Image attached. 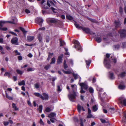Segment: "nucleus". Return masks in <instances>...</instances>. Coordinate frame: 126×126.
Here are the masks:
<instances>
[{
    "instance_id": "obj_64",
    "label": "nucleus",
    "mask_w": 126,
    "mask_h": 126,
    "mask_svg": "<svg viewBox=\"0 0 126 126\" xmlns=\"http://www.w3.org/2000/svg\"><path fill=\"white\" fill-rule=\"evenodd\" d=\"M63 73L65 74H70V72L69 71H65L64 70H63Z\"/></svg>"
},
{
    "instance_id": "obj_58",
    "label": "nucleus",
    "mask_w": 126,
    "mask_h": 126,
    "mask_svg": "<svg viewBox=\"0 0 126 126\" xmlns=\"http://www.w3.org/2000/svg\"><path fill=\"white\" fill-rule=\"evenodd\" d=\"M115 49H118L120 47V46L119 45H115L114 46Z\"/></svg>"
},
{
    "instance_id": "obj_19",
    "label": "nucleus",
    "mask_w": 126,
    "mask_h": 126,
    "mask_svg": "<svg viewBox=\"0 0 126 126\" xmlns=\"http://www.w3.org/2000/svg\"><path fill=\"white\" fill-rule=\"evenodd\" d=\"M17 18L16 17H14L13 19H12V21H10V22H14L15 23H12L13 24H16L17 22Z\"/></svg>"
},
{
    "instance_id": "obj_21",
    "label": "nucleus",
    "mask_w": 126,
    "mask_h": 126,
    "mask_svg": "<svg viewBox=\"0 0 126 126\" xmlns=\"http://www.w3.org/2000/svg\"><path fill=\"white\" fill-rule=\"evenodd\" d=\"M96 40L98 43L100 42L102 40V39L100 37H97L96 38Z\"/></svg>"
},
{
    "instance_id": "obj_25",
    "label": "nucleus",
    "mask_w": 126,
    "mask_h": 126,
    "mask_svg": "<svg viewBox=\"0 0 126 126\" xmlns=\"http://www.w3.org/2000/svg\"><path fill=\"white\" fill-rule=\"evenodd\" d=\"M92 109L94 111H95L97 110L98 107L96 105H95L93 106Z\"/></svg>"
},
{
    "instance_id": "obj_55",
    "label": "nucleus",
    "mask_w": 126,
    "mask_h": 126,
    "mask_svg": "<svg viewBox=\"0 0 126 126\" xmlns=\"http://www.w3.org/2000/svg\"><path fill=\"white\" fill-rule=\"evenodd\" d=\"M90 20L92 22L94 23H98L97 21L95 19H91Z\"/></svg>"
},
{
    "instance_id": "obj_32",
    "label": "nucleus",
    "mask_w": 126,
    "mask_h": 126,
    "mask_svg": "<svg viewBox=\"0 0 126 126\" xmlns=\"http://www.w3.org/2000/svg\"><path fill=\"white\" fill-rule=\"evenodd\" d=\"M6 96L7 98L10 100H13V98L12 97L8 95L7 93L6 94Z\"/></svg>"
},
{
    "instance_id": "obj_8",
    "label": "nucleus",
    "mask_w": 126,
    "mask_h": 126,
    "mask_svg": "<svg viewBox=\"0 0 126 126\" xmlns=\"http://www.w3.org/2000/svg\"><path fill=\"white\" fill-rule=\"evenodd\" d=\"M43 21V20L41 18H37L36 19L35 22L39 25H41V23Z\"/></svg>"
},
{
    "instance_id": "obj_20",
    "label": "nucleus",
    "mask_w": 126,
    "mask_h": 126,
    "mask_svg": "<svg viewBox=\"0 0 126 126\" xmlns=\"http://www.w3.org/2000/svg\"><path fill=\"white\" fill-rule=\"evenodd\" d=\"M34 39V37L30 36H28L27 37V39L28 41L30 42L32 41Z\"/></svg>"
},
{
    "instance_id": "obj_40",
    "label": "nucleus",
    "mask_w": 126,
    "mask_h": 126,
    "mask_svg": "<svg viewBox=\"0 0 126 126\" xmlns=\"http://www.w3.org/2000/svg\"><path fill=\"white\" fill-rule=\"evenodd\" d=\"M52 109H50L48 107H47L46 109V111L47 112H49L52 110Z\"/></svg>"
},
{
    "instance_id": "obj_41",
    "label": "nucleus",
    "mask_w": 126,
    "mask_h": 126,
    "mask_svg": "<svg viewBox=\"0 0 126 126\" xmlns=\"http://www.w3.org/2000/svg\"><path fill=\"white\" fill-rule=\"evenodd\" d=\"M10 73L8 72H6L4 74V76H7L9 78L10 77Z\"/></svg>"
},
{
    "instance_id": "obj_11",
    "label": "nucleus",
    "mask_w": 126,
    "mask_h": 126,
    "mask_svg": "<svg viewBox=\"0 0 126 126\" xmlns=\"http://www.w3.org/2000/svg\"><path fill=\"white\" fill-rule=\"evenodd\" d=\"M44 97L43 96V98H41L42 100H48V94L45 93H43L42 94Z\"/></svg>"
},
{
    "instance_id": "obj_46",
    "label": "nucleus",
    "mask_w": 126,
    "mask_h": 126,
    "mask_svg": "<svg viewBox=\"0 0 126 126\" xmlns=\"http://www.w3.org/2000/svg\"><path fill=\"white\" fill-rule=\"evenodd\" d=\"M93 116L91 113H88V115L87 116V118H93Z\"/></svg>"
},
{
    "instance_id": "obj_18",
    "label": "nucleus",
    "mask_w": 126,
    "mask_h": 126,
    "mask_svg": "<svg viewBox=\"0 0 126 126\" xmlns=\"http://www.w3.org/2000/svg\"><path fill=\"white\" fill-rule=\"evenodd\" d=\"M34 94L35 96L38 97H39L43 99V96L39 93H34Z\"/></svg>"
},
{
    "instance_id": "obj_7",
    "label": "nucleus",
    "mask_w": 126,
    "mask_h": 126,
    "mask_svg": "<svg viewBox=\"0 0 126 126\" xmlns=\"http://www.w3.org/2000/svg\"><path fill=\"white\" fill-rule=\"evenodd\" d=\"M18 39L16 37L13 38L11 40V42L13 44L16 45H18Z\"/></svg>"
},
{
    "instance_id": "obj_44",
    "label": "nucleus",
    "mask_w": 126,
    "mask_h": 126,
    "mask_svg": "<svg viewBox=\"0 0 126 126\" xmlns=\"http://www.w3.org/2000/svg\"><path fill=\"white\" fill-rule=\"evenodd\" d=\"M109 110L111 112H115V110L114 108H110Z\"/></svg>"
},
{
    "instance_id": "obj_50",
    "label": "nucleus",
    "mask_w": 126,
    "mask_h": 126,
    "mask_svg": "<svg viewBox=\"0 0 126 126\" xmlns=\"http://www.w3.org/2000/svg\"><path fill=\"white\" fill-rule=\"evenodd\" d=\"M14 52L16 53V55H20V53L18 52L17 50H16L14 51Z\"/></svg>"
},
{
    "instance_id": "obj_29",
    "label": "nucleus",
    "mask_w": 126,
    "mask_h": 126,
    "mask_svg": "<svg viewBox=\"0 0 126 126\" xmlns=\"http://www.w3.org/2000/svg\"><path fill=\"white\" fill-rule=\"evenodd\" d=\"M13 108H14L15 110H18V109L16 106L15 104L13 103L12 104Z\"/></svg>"
},
{
    "instance_id": "obj_10",
    "label": "nucleus",
    "mask_w": 126,
    "mask_h": 126,
    "mask_svg": "<svg viewBox=\"0 0 126 126\" xmlns=\"http://www.w3.org/2000/svg\"><path fill=\"white\" fill-rule=\"evenodd\" d=\"M15 23L12 22H11L9 21H0V26L1 27H3V25L5 24V23Z\"/></svg>"
},
{
    "instance_id": "obj_57",
    "label": "nucleus",
    "mask_w": 126,
    "mask_h": 126,
    "mask_svg": "<svg viewBox=\"0 0 126 126\" xmlns=\"http://www.w3.org/2000/svg\"><path fill=\"white\" fill-rule=\"evenodd\" d=\"M39 123L41 125H42L44 126V123L43 121L41 119H40Z\"/></svg>"
},
{
    "instance_id": "obj_47",
    "label": "nucleus",
    "mask_w": 126,
    "mask_h": 126,
    "mask_svg": "<svg viewBox=\"0 0 126 126\" xmlns=\"http://www.w3.org/2000/svg\"><path fill=\"white\" fill-rule=\"evenodd\" d=\"M85 62L86 63V65H88L89 66L90 64L91 63V61L90 60H88V61L86 60Z\"/></svg>"
},
{
    "instance_id": "obj_60",
    "label": "nucleus",
    "mask_w": 126,
    "mask_h": 126,
    "mask_svg": "<svg viewBox=\"0 0 126 126\" xmlns=\"http://www.w3.org/2000/svg\"><path fill=\"white\" fill-rule=\"evenodd\" d=\"M9 33H10L12 34L13 35H14L15 36H17V35L16 33H15L14 32H9Z\"/></svg>"
},
{
    "instance_id": "obj_12",
    "label": "nucleus",
    "mask_w": 126,
    "mask_h": 126,
    "mask_svg": "<svg viewBox=\"0 0 126 126\" xmlns=\"http://www.w3.org/2000/svg\"><path fill=\"white\" fill-rule=\"evenodd\" d=\"M63 55H62L58 57L57 61V63L58 64H60L62 63V58H63Z\"/></svg>"
},
{
    "instance_id": "obj_13",
    "label": "nucleus",
    "mask_w": 126,
    "mask_h": 126,
    "mask_svg": "<svg viewBox=\"0 0 126 126\" xmlns=\"http://www.w3.org/2000/svg\"><path fill=\"white\" fill-rule=\"evenodd\" d=\"M81 29H82L84 32L87 33H89L90 31V29L87 28H85L82 27V28H81Z\"/></svg>"
},
{
    "instance_id": "obj_2",
    "label": "nucleus",
    "mask_w": 126,
    "mask_h": 126,
    "mask_svg": "<svg viewBox=\"0 0 126 126\" xmlns=\"http://www.w3.org/2000/svg\"><path fill=\"white\" fill-rule=\"evenodd\" d=\"M110 57V55L108 53L106 55V58H105L104 62L105 66L108 68H110L111 66L110 60L109 59Z\"/></svg>"
},
{
    "instance_id": "obj_51",
    "label": "nucleus",
    "mask_w": 126,
    "mask_h": 126,
    "mask_svg": "<svg viewBox=\"0 0 126 126\" xmlns=\"http://www.w3.org/2000/svg\"><path fill=\"white\" fill-rule=\"evenodd\" d=\"M35 87L37 89L39 87V84L38 83H37L34 85Z\"/></svg>"
},
{
    "instance_id": "obj_43",
    "label": "nucleus",
    "mask_w": 126,
    "mask_h": 126,
    "mask_svg": "<svg viewBox=\"0 0 126 126\" xmlns=\"http://www.w3.org/2000/svg\"><path fill=\"white\" fill-rule=\"evenodd\" d=\"M34 68H28L27 69V71L28 72L33 71L34 70Z\"/></svg>"
},
{
    "instance_id": "obj_4",
    "label": "nucleus",
    "mask_w": 126,
    "mask_h": 126,
    "mask_svg": "<svg viewBox=\"0 0 126 126\" xmlns=\"http://www.w3.org/2000/svg\"><path fill=\"white\" fill-rule=\"evenodd\" d=\"M74 43L75 45L74 46V47L76 48L79 51H81L82 48L79 42L76 40H75L74 41Z\"/></svg>"
},
{
    "instance_id": "obj_36",
    "label": "nucleus",
    "mask_w": 126,
    "mask_h": 126,
    "mask_svg": "<svg viewBox=\"0 0 126 126\" xmlns=\"http://www.w3.org/2000/svg\"><path fill=\"white\" fill-rule=\"evenodd\" d=\"M61 87L60 85H58L57 87V89L58 91L59 92H60L62 90V89L61 88Z\"/></svg>"
},
{
    "instance_id": "obj_5",
    "label": "nucleus",
    "mask_w": 126,
    "mask_h": 126,
    "mask_svg": "<svg viewBox=\"0 0 126 126\" xmlns=\"http://www.w3.org/2000/svg\"><path fill=\"white\" fill-rule=\"evenodd\" d=\"M119 100L120 103L126 106V99L123 97H121L119 98Z\"/></svg>"
},
{
    "instance_id": "obj_30",
    "label": "nucleus",
    "mask_w": 126,
    "mask_h": 126,
    "mask_svg": "<svg viewBox=\"0 0 126 126\" xmlns=\"http://www.w3.org/2000/svg\"><path fill=\"white\" fill-rule=\"evenodd\" d=\"M68 63L70 64L72 66L73 65V61L71 59H69L68 60Z\"/></svg>"
},
{
    "instance_id": "obj_35",
    "label": "nucleus",
    "mask_w": 126,
    "mask_h": 126,
    "mask_svg": "<svg viewBox=\"0 0 126 126\" xmlns=\"http://www.w3.org/2000/svg\"><path fill=\"white\" fill-rule=\"evenodd\" d=\"M42 105H40L39 106V108L38 109V110L40 113H41L42 110Z\"/></svg>"
},
{
    "instance_id": "obj_61",
    "label": "nucleus",
    "mask_w": 126,
    "mask_h": 126,
    "mask_svg": "<svg viewBox=\"0 0 126 126\" xmlns=\"http://www.w3.org/2000/svg\"><path fill=\"white\" fill-rule=\"evenodd\" d=\"M80 125L81 126H83V121L82 119H80Z\"/></svg>"
},
{
    "instance_id": "obj_3",
    "label": "nucleus",
    "mask_w": 126,
    "mask_h": 126,
    "mask_svg": "<svg viewBox=\"0 0 126 126\" xmlns=\"http://www.w3.org/2000/svg\"><path fill=\"white\" fill-rule=\"evenodd\" d=\"M77 92L73 91V94H69L68 95L69 100L72 101H74V100L75 99L77 95Z\"/></svg>"
},
{
    "instance_id": "obj_17",
    "label": "nucleus",
    "mask_w": 126,
    "mask_h": 126,
    "mask_svg": "<svg viewBox=\"0 0 126 126\" xmlns=\"http://www.w3.org/2000/svg\"><path fill=\"white\" fill-rule=\"evenodd\" d=\"M124 117L122 118V121L123 123H125L126 122V112H123Z\"/></svg>"
},
{
    "instance_id": "obj_28",
    "label": "nucleus",
    "mask_w": 126,
    "mask_h": 126,
    "mask_svg": "<svg viewBox=\"0 0 126 126\" xmlns=\"http://www.w3.org/2000/svg\"><path fill=\"white\" fill-rule=\"evenodd\" d=\"M74 24L75 25L76 28L78 29H81V28H82V27L81 26H80L78 24H77V23L76 22H75V23H74Z\"/></svg>"
},
{
    "instance_id": "obj_15",
    "label": "nucleus",
    "mask_w": 126,
    "mask_h": 126,
    "mask_svg": "<svg viewBox=\"0 0 126 126\" xmlns=\"http://www.w3.org/2000/svg\"><path fill=\"white\" fill-rule=\"evenodd\" d=\"M56 114L54 112H52L48 115V117L51 118H53L55 117Z\"/></svg>"
},
{
    "instance_id": "obj_24",
    "label": "nucleus",
    "mask_w": 126,
    "mask_h": 126,
    "mask_svg": "<svg viewBox=\"0 0 126 126\" xmlns=\"http://www.w3.org/2000/svg\"><path fill=\"white\" fill-rule=\"evenodd\" d=\"M38 38L40 42H41L42 40V37L40 34H39L38 35Z\"/></svg>"
},
{
    "instance_id": "obj_31",
    "label": "nucleus",
    "mask_w": 126,
    "mask_h": 126,
    "mask_svg": "<svg viewBox=\"0 0 126 126\" xmlns=\"http://www.w3.org/2000/svg\"><path fill=\"white\" fill-rule=\"evenodd\" d=\"M45 40H46V42H48L50 40V38L49 36H46L45 38Z\"/></svg>"
},
{
    "instance_id": "obj_22",
    "label": "nucleus",
    "mask_w": 126,
    "mask_h": 126,
    "mask_svg": "<svg viewBox=\"0 0 126 126\" xmlns=\"http://www.w3.org/2000/svg\"><path fill=\"white\" fill-rule=\"evenodd\" d=\"M119 88L120 90H124L125 89V86L124 85H120L119 86Z\"/></svg>"
},
{
    "instance_id": "obj_49",
    "label": "nucleus",
    "mask_w": 126,
    "mask_h": 126,
    "mask_svg": "<svg viewBox=\"0 0 126 126\" xmlns=\"http://www.w3.org/2000/svg\"><path fill=\"white\" fill-rule=\"evenodd\" d=\"M7 30V28L6 27H4L2 28V27H0V30L3 31H6Z\"/></svg>"
},
{
    "instance_id": "obj_59",
    "label": "nucleus",
    "mask_w": 126,
    "mask_h": 126,
    "mask_svg": "<svg viewBox=\"0 0 126 126\" xmlns=\"http://www.w3.org/2000/svg\"><path fill=\"white\" fill-rule=\"evenodd\" d=\"M122 47L123 48H125L126 47V43L124 42L122 43Z\"/></svg>"
},
{
    "instance_id": "obj_6",
    "label": "nucleus",
    "mask_w": 126,
    "mask_h": 126,
    "mask_svg": "<svg viewBox=\"0 0 126 126\" xmlns=\"http://www.w3.org/2000/svg\"><path fill=\"white\" fill-rule=\"evenodd\" d=\"M121 36L122 37H125L126 35V30H121L118 32Z\"/></svg>"
},
{
    "instance_id": "obj_48",
    "label": "nucleus",
    "mask_w": 126,
    "mask_h": 126,
    "mask_svg": "<svg viewBox=\"0 0 126 126\" xmlns=\"http://www.w3.org/2000/svg\"><path fill=\"white\" fill-rule=\"evenodd\" d=\"M89 90L90 93H92L93 92L94 90L92 88H90L89 89Z\"/></svg>"
},
{
    "instance_id": "obj_45",
    "label": "nucleus",
    "mask_w": 126,
    "mask_h": 126,
    "mask_svg": "<svg viewBox=\"0 0 126 126\" xmlns=\"http://www.w3.org/2000/svg\"><path fill=\"white\" fill-rule=\"evenodd\" d=\"M50 67V65L49 64H48L46 65L44 67V68L46 70H48Z\"/></svg>"
},
{
    "instance_id": "obj_56",
    "label": "nucleus",
    "mask_w": 126,
    "mask_h": 126,
    "mask_svg": "<svg viewBox=\"0 0 126 126\" xmlns=\"http://www.w3.org/2000/svg\"><path fill=\"white\" fill-rule=\"evenodd\" d=\"M50 120L52 123H54L55 122L54 120H56V119L55 118H50Z\"/></svg>"
},
{
    "instance_id": "obj_38",
    "label": "nucleus",
    "mask_w": 126,
    "mask_h": 126,
    "mask_svg": "<svg viewBox=\"0 0 126 126\" xmlns=\"http://www.w3.org/2000/svg\"><path fill=\"white\" fill-rule=\"evenodd\" d=\"M55 59L54 57H53L50 63V64L55 63Z\"/></svg>"
},
{
    "instance_id": "obj_39",
    "label": "nucleus",
    "mask_w": 126,
    "mask_h": 126,
    "mask_svg": "<svg viewBox=\"0 0 126 126\" xmlns=\"http://www.w3.org/2000/svg\"><path fill=\"white\" fill-rule=\"evenodd\" d=\"M126 73L125 72H123L121 73L120 74V76L122 77H124L126 74Z\"/></svg>"
},
{
    "instance_id": "obj_26",
    "label": "nucleus",
    "mask_w": 126,
    "mask_h": 126,
    "mask_svg": "<svg viewBox=\"0 0 126 126\" xmlns=\"http://www.w3.org/2000/svg\"><path fill=\"white\" fill-rule=\"evenodd\" d=\"M49 21L51 23H55L57 22V20L55 18H52L49 20Z\"/></svg>"
},
{
    "instance_id": "obj_53",
    "label": "nucleus",
    "mask_w": 126,
    "mask_h": 126,
    "mask_svg": "<svg viewBox=\"0 0 126 126\" xmlns=\"http://www.w3.org/2000/svg\"><path fill=\"white\" fill-rule=\"evenodd\" d=\"M110 78L111 79H114L113 74V73H110Z\"/></svg>"
},
{
    "instance_id": "obj_52",
    "label": "nucleus",
    "mask_w": 126,
    "mask_h": 126,
    "mask_svg": "<svg viewBox=\"0 0 126 126\" xmlns=\"http://www.w3.org/2000/svg\"><path fill=\"white\" fill-rule=\"evenodd\" d=\"M64 42L63 41H60V46H63L64 45Z\"/></svg>"
},
{
    "instance_id": "obj_1",
    "label": "nucleus",
    "mask_w": 126,
    "mask_h": 126,
    "mask_svg": "<svg viewBox=\"0 0 126 126\" xmlns=\"http://www.w3.org/2000/svg\"><path fill=\"white\" fill-rule=\"evenodd\" d=\"M41 3L42 8L48 9L49 7H50L53 11L55 12L54 10L55 9L53 8L55 7V5L52 1L47 0L46 2L45 0H42Z\"/></svg>"
},
{
    "instance_id": "obj_37",
    "label": "nucleus",
    "mask_w": 126,
    "mask_h": 126,
    "mask_svg": "<svg viewBox=\"0 0 126 126\" xmlns=\"http://www.w3.org/2000/svg\"><path fill=\"white\" fill-rule=\"evenodd\" d=\"M66 17L67 19L70 20H71L73 19V17L70 16H66Z\"/></svg>"
},
{
    "instance_id": "obj_23",
    "label": "nucleus",
    "mask_w": 126,
    "mask_h": 126,
    "mask_svg": "<svg viewBox=\"0 0 126 126\" xmlns=\"http://www.w3.org/2000/svg\"><path fill=\"white\" fill-rule=\"evenodd\" d=\"M18 84L19 86L24 85H25V81L24 80H22L20 82H19L18 83Z\"/></svg>"
},
{
    "instance_id": "obj_14",
    "label": "nucleus",
    "mask_w": 126,
    "mask_h": 126,
    "mask_svg": "<svg viewBox=\"0 0 126 126\" xmlns=\"http://www.w3.org/2000/svg\"><path fill=\"white\" fill-rule=\"evenodd\" d=\"M80 85L81 87L84 88L85 90L87 89L88 88L87 85L85 83H81L80 84Z\"/></svg>"
},
{
    "instance_id": "obj_42",
    "label": "nucleus",
    "mask_w": 126,
    "mask_h": 126,
    "mask_svg": "<svg viewBox=\"0 0 126 126\" xmlns=\"http://www.w3.org/2000/svg\"><path fill=\"white\" fill-rule=\"evenodd\" d=\"M20 30L23 32L24 34L25 33H26L27 32L25 31V29L21 27H20Z\"/></svg>"
},
{
    "instance_id": "obj_63",
    "label": "nucleus",
    "mask_w": 126,
    "mask_h": 126,
    "mask_svg": "<svg viewBox=\"0 0 126 126\" xmlns=\"http://www.w3.org/2000/svg\"><path fill=\"white\" fill-rule=\"evenodd\" d=\"M97 90L99 92H102L103 91V90L102 88H97Z\"/></svg>"
},
{
    "instance_id": "obj_33",
    "label": "nucleus",
    "mask_w": 126,
    "mask_h": 126,
    "mask_svg": "<svg viewBox=\"0 0 126 126\" xmlns=\"http://www.w3.org/2000/svg\"><path fill=\"white\" fill-rule=\"evenodd\" d=\"M16 71L18 74L20 75H22L23 72V71L18 69H17Z\"/></svg>"
},
{
    "instance_id": "obj_34",
    "label": "nucleus",
    "mask_w": 126,
    "mask_h": 126,
    "mask_svg": "<svg viewBox=\"0 0 126 126\" xmlns=\"http://www.w3.org/2000/svg\"><path fill=\"white\" fill-rule=\"evenodd\" d=\"M63 66L65 69H66L68 67L67 64H66V61L65 60H64L63 62Z\"/></svg>"
},
{
    "instance_id": "obj_54",
    "label": "nucleus",
    "mask_w": 126,
    "mask_h": 126,
    "mask_svg": "<svg viewBox=\"0 0 126 126\" xmlns=\"http://www.w3.org/2000/svg\"><path fill=\"white\" fill-rule=\"evenodd\" d=\"M25 11L27 14H29L30 13V11L27 9H25Z\"/></svg>"
},
{
    "instance_id": "obj_62",
    "label": "nucleus",
    "mask_w": 126,
    "mask_h": 126,
    "mask_svg": "<svg viewBox=\"0 0 126 126\" xmlns=\"http://www.w3.org/2000/svg\"><path fill=\"white\" fill-rule=\"evenodd\" d=\"M80 92L81 93H84L85 92V91L83 90V88L82 87H81Z\"/></svg>"
},
{
    "instance_id": "obj_27",
    "label": "nucleus",
    "mask_w": 126,
    "mask_h": 126,
    "mask_svg": "<svg viewBox=\"0 0 126 126\" xmlns=\"http://www.w3.org/2000/svg\"><path fill=\"white\" fill-rule=\"evenodd\" d=\"M73 75L75 79H78L79 77V76L77 74L73 73Z\"/></svg>"
},
{
    "instance_id": "obj_16",
    "label": "nucleus",
    "mask_w": 126,
    "mask_h": 126,
    "mask_svg": "<svg viewBox=\"0 0 126 126\" xmlns=\"http://www.w3.org/2000/svg\"><path fill=\"white\" fill-rule=\"evenodd\" d=\"M114 23L115 26L116 28L119 27L121 24L120 21L118 20L115 21Z\"/></svg>"
},
{
    "instance_id": "obj_9",
    "label": "nucleus",
    "mask_w": 126,
    "mask_h": 126,
    "mask_svg": "<svg viewBox=\"0 0 126 126\" xmlns=\"http://www.w3.org/2000/svg\"><path fill=\"white\" fill-rule=\"evenodd\" d=\"M77 110L79 113L80 112L81 110L83 111H85V110L84 108L79 104H78L77 105Z\"/></svg>"
}]
</instances>
